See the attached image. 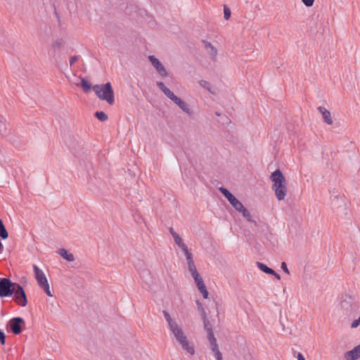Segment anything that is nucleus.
Wrapping results in <instances>:
<instances>
[{"label":"nucleus","mask_w":360,"mask_h":360,"mask_svg":"<svg viewBox=\"0 0 360 360\" xmlns=\"http://www.w3.org/2000/svg\"><path fill=\"white\" fill-rule=\"evenodd\" d=\"M211 350H212V353L214 354V355L216 358V360L223 359L222 354L219 349V347H214V349H211Z\"/></svg>","instance_id":"nucleus-28"},{"label":"nucleus","mask_w":360,"mask_h":360,"mask_svg":"<svg viewBox=\"0 0 360 360\" xmlns=\"http://www.w3.org/2000/svg\"><path fill=\"white\" fill-rule=\"evenodd\" d=\"M186 256L187 263L194 262L193 259L192 253L188 250V247L186 248V250H182Z\"/></svg>","instance_id":"nucleus-27"},{"label":"nucleus","mask_w":360,"mask_h":360,"mask_svg":"<svg viewBox=\"0 0 360 360\" xmlns=\"http://www.w3.org/2000/svg\"><path fill=\"white\" fill-rule=\"evenodd\" d=\"M163 315L167 323H169V321H172V319L171 318L169 314L167 311H163Z\"/></svg>","instance_id":"nucleus-40"},{"label":"nucleus","mask_w":360,"mask_h":360,"mask_svg":"<svg viewBox=\"0 0 360 360\" xmlns=\"http://www.w3.org/2000/svg\"><path fill=\"white\" fill-rule=\"evenodd\" d=\"M6 326L14 335H19L25 326V321L21 317H13L7 323Z\"/></svg>","instance_id":"nucleus-5"},{"label":"nucleus","mask_w":360,"mask_h":360,"mask_svg":"<svg viewBox=\"0 0 360 360\" xmlns=\"http://www.w3.org/2000/svg\"><path fill=\"white\" fill-rule=\"evenodd\" d=\"M58 252L64 259L68 262H73L75 260L73 254L69 253L68 250L64 248L59 249Z\"/></svg>","instance_id":"nucleus-14"},{"label":"nucleus","mask_w":360,"mask_h":360,"mask_svg":"<svg viewBox=\"0 0 360 360\" xmlns=\"http://www.w3.org/2000/svg\"><path fill=\"white\" fill-rule=\"evenodd\" d=\"M239 212L243 214V216L250 223L257 225V222L252 218L250 212L243 205V207L240 210H237Z\"/></svg>","instance_id":"nucleus-15"},{"label":"nucleus","mask_w":360,"mask_h":360,"mask_svg":"<svg viewBox=\"0 0 360 360\" xmlns=\"http://www.w3.org/2000/svg\"><path fill=\"white\" fill-rule=\"evenodd\" d=\"M302 3L307 7H311L314 3V0H302Z\"/></svg>","instance_id":"nucleus-35"},{"label":"nucleus","mask_w":360,"mask_h":360,"mask_svg":"<svg viewBox=\"0 0 360 360\" xmlns=\"http://www.w3.org/2000/svg\"><path fill=\"white\" fill-rule=\"evenodd\" d=\"M197 304H198V305H200V306H201V304H200V303L199 302H197Z\"/></svg>","instance_id":"nucleus-50"},{"label":"nucleus","mask_w":360,"mask_h":360,"mask_svg":"<svg viewBox=\"0 0 360 360\" xmlns=\"http://www.w3.org/2000/svg\"><path fill=\"white\" fill-rule=\"evenodd\" d=\"M3 249H4V245H3L2 243L0 241V252H2Z\"/></svg>","instance_id":"nucleus-49"},{"label":"nucleus","mask_w":360,"mask_h":360,"mask_svg":"<svg viewBox=\"0 0 360 360\" xmlns=\"http://www.w3.org/2000/svg\"><path fill=\"white\" fill-rule=\"evenodd\" d=\"M198 289L200 292L203 291L205 289H206V285L204 283H202V284L197 286Z\"/></svg>","instance_id":"nucleus-44"},{"label":"nucleus","mask_w":360,"mask_h":360,"mask_svg":"<svg viewBox=\"0 0 360 360\" xmlns=\"http://www.w3.org/2000/svg\"><path fill=\"white\" fill-rule=\"evenodd\" d=\"M297 360H305L304 356L302 355V354L301 353H298L297 355Z\"/></svg>","instance_id":"nucleus-47"},{"label":"nucleus","mask_w":360,"mask_h":360,"mask_svg":"<svg viewBox=\"0 0 360 360\" xmlns=\"http://www.w3.org/2000/svg\"><path fill=\"white\" fill-rule=\"evenodd\" d=\"M157 86L163 92L167 88L162 82L158 81L156 82Z\"/></svg>","instance_id":"nucleus-34"},{"label":"nucleus","mask_w":360,"mask_h":360,"mask_svg":"<svg viewBox=\"0 0 360 360\" xmlns=\"http://www.w3.org/2000/svg\"><path fill=\"white\" fill-rule=\"evenodd\" d=\"M185 113L188 115H192L193 110L191 109L189 105L185 101L181 100L179 104H176Z\"/></svg>","instance_id":"nucleus-16"},{"label":"nucleus","mask_w":360,"mask_h":360,"mask_svg":"<svg viewBox=\"0 0 360 360\" xmlns=\"http://www.w3.org/2000/svg\"><path fill=\"white\" fill-rule=\"evenodd\" d=\"M33 270L34 273L35 278L37 281L39 286L48 282L46 277L45 276L42 270H41L36 264L33 265Z\"/></svg>","instance_id":"nucleus-9"},{"label":"nucleus","mask_w":360,"mask_h":360,"mask_svg":"<svg viewBox=\"0 0 360 360\" xmlns=\"http://www.w3.org/2000/svg\"><path fill=\"white\" fill-rule=\"evenodd\" d=\"M39 287L41 288L44 290L45 293L48 296L53 297V295L51 294V292L50 290V287H49V284L48 282L44 283V284H43L42 285H41Z\"/></svg>","instance_id":"nucleus-29"},{"label":"nucleus","mask_w":360,"mask_h":360,"mask_svg":"<svg viewBox=\"0 0 360 360\" xmlns=\"http://www.w3.org/2000/svg\"><path fill=\"white\" fill-rule=\"evenodd\" d=\"M93 90L101 100L105 101L110 105L114 104L115 96L110 82L94 85Z\"/></svg>","instance_id":"nucleus-2"},{"label":"nucleus","mask_w":360,"mask_h":360,"mask_svg":"<svg viewBox=\"0 0 360 360\" xmlns=\"http://www.w3.org/2000/svg\"><path fill=\"white\" fill-rule=\"evenodd\" d=\"M231 12L229 8H228L226 6H224V18L226 20H229L231 17Z\"/></svg>","instance_id":"nucleus-31"},{"label":"nucleus","mask_w":360,"mask_h":360,"mask_svg":"<svg viewBox=\"0 0 360 360\" xmlns=\"http://www.w3.org/2000/svg\"><path fill=\"white\" fill-rule=\"evenodd\" d=\"M8 233L6 229V226L3 222V221L0 219V238L2 240H5L8 238Z\"/></svg>","instance_id":"nucleus-18"},{"label":"nucleus","mask_w":360,"mask_h":360,"mask_svg":"<svg viewBox=\"0 0 360 360\" xmlns=\"http://www.w3.org/2000/svg\"><path fill=\"white\" fill-rule=\"evenodd\" d=\"M202 43L204 44L205 49L207 51L208 54L210 55L213 60H216L217 56V49L207 41L202 40Z\"/></svg>","instance_id":"nucleus-12"},{"label":"nucleus","mask_w":360,"mask_h":360,"mask_svg":"<svg viewBox=\"0 0 360 360\" xmlns=\"http://www.w3.org/2000/svg\"><path fill=\"white\" fill-rule=\"evenodd\" d=\"M192 277L193 278L197 286L202 284V283H204V281H203L202 277L200 276L199 273L197 274L193 275Z\"/></svg>","instance_id":"nucleus-30"},{"label":"nucleus","mask_w":360,"mask_h":360,"mask_svg":"<svg viewBox=\"0 0 360 360\" xmlns=\"http://www.w3.org/2000/svg\"><path fill=\"white\" fill-rule=\"evenodd\" d=\"M257 266L259 270L266 273V274L270 275L271 274H275V271L274 269H272L271 268H269L264 263L257 262Z\"/></svg>","instance_id":"nucleus-17"},{"label":"nucleus","mask_w":360,"mask_h":360,"mask_svg":"<svg viewBox=\"0 0 360 360\" xmlns=\"http://www.w3.org/2000/svg\"><path fill=\"white\" fill-rule=\"evenodd\" d=\"M200 292L202 293V297H203L205 299H207V298L208 297L209 292H208V291H207V288H206V289H205L203 291H201Z\"/></svg>","instance_id":"nucleus-45"},{"label":"nucleus","mask_w":360,"mask_h":360,"mask_svg":"<svg viewBox=\"0 0 360 360\" xmlns=\"http://www.w3.org/2000/svg\"><path fill=\"white\" fill-rule=\"evenodd\" d=\"M15 284L8 278H0V297L12 296Z\"/></svg>","instance_id":"nucleus-4"},{"label":"nucleus","mask_w":360,"mask_h":360,"mask_svg":"<svg viewBox=\"0 0 360 360\" xmlns=\"http://www.w3.org/2000/svg\"><path fill=\"white\" fill-rule=\"evenodd\" d=\"M209 342L210 343V349H214V347H219L218 344L217 342V339L214 340V341H209Z\"/></svg>","instance_id":"nucleus-43"},{"label":"nucleus","mask_w":360,"mask_h":360,"mask_svg":"<svg viewBox=\"0 0 360 360\" xmlns=\"http://www.w3.org/2000/svg\"><path fill=\"white\" fill-rule=\"evenodd\" d=\"M169 99L172 100L175 104H179V103H180V101L181 100L180 98H179L174 94Z\"/></svg>","instance_id":"nucleus-39"},{"label":"nucleus","mask_w":360,"mask_h":360,"mask_svg":"<svg viewBox=\"0 0 360 360\" xmlns=\"http://www.w3.org/2000/svg\"><path fill=\"white\" fill-rule=\"evenodd\" d=\"M13 291L15 302L21 307H25L27 304V298L22 285L17 283Z\"/></svg>","instance_id":"nucleus-6"},{"label":"nucleus","mask_w":360,"mask_h":360,"mask_svg":"<svg viewBox=\"0 0 360 360\" xmlns=\"http://www.w3.org/2000/svg\"><path fill=\"white\" fill-rule=\"evenodd\" d=\"M219 190L236 210L243 207L242 202H240L228 189L224 187H220Z\"/></svg>","instance_id":"nucleus-7"},{"label":"nucleus","mask_w":360,"mask_h":360,"mask_svg":"<svg viewBox=\"0 0 360 360\" xmlns=\"http://www.w3.org/2000/svg\"><path fill=\"white\" fill-rule=\"evenodd\" d=\"M318 110L322 114L324 122L328 124H333V119L331 117V115L330 111H328L326 108L323 106H319L318 108Z\"/></svg>","instance_id":"nucleus-13"},{"label":"nucleus","mask_w":360,"mask_h":360,"mask_svg":"<svg viewBox=\"0 0 360 360\" xmlns=\"http://www.w3.org/2000/svg\"><path fill=\"white\" fill-rule=\"evenodd\" d=\"M78 60H79V56H72L70 59V65L72 66L75 64V63L76 61H77Z\"/></svg>","instance_id":"nucleus-38"},{"label":"nucleus","mask_w":360,"mask_h":360,"mask_svg":"<svg viewBox=\"0 0 360 360\" xmlns=\"http://www.w3.org/2000/svg\"><path fill=\"white\" fill-rule=\"evenodd\" d=\"M169 231L173 238L174 237V236L178 235V233L174 230V229L172 227H170L169 229Z\"/></svg>","instance_id":"nucleus-46"},{"label":"nucleus","mask_w":360,"mask_h":360,"mask_svg":"<svg viewBox=\"0 0 360 360\" xmlns=\"http://www.w3.org/2000/svg\"><path fill=\"white\" fill-rule=\"evenodd\" d=\"M360 325V315L358 319L354 320L352 323L351 327L355 328Z\"/></svg>","instance_id":"nucleus-36"},{"label":"nucleus","mask_w":360,"mask_h":360,"mask_svg":"<svg viewBox=\"0 0 360 360\" xmlns=\"http://www.w3.org/2000/svg\"><path fill=\"white\" fill-rule=\"evenodd\" d=\"M202 319H203V322H204L205 330L206 331L212 330V325H211L210 321L207 319L205 312L202 308Z\"/></svg>","instance_id":"nucleus-20"},{"label":"nucleus","mask_w":360,"mask_h":360,"mask_svg":"<svg viewBox=\"0 0 360 360\" xmlns=\"http://www.w3.org/2000/svg\"><path fill=\"white\" fill-rule=\"evenodd\" d=\"M173 238L174 240L175 243L181 249V250H186L187 245L184 243L183 240L181 239L179 234L174 236Z\"/></svg>","instance_id":"nucleus-19"},{"label":"nucleus","mask_w":360,"mask_h":360,"mask_svg":"<svg viewBox=\"0 0 360 360\" xmlns=\"http://www.w3.org/2000/svg\"><path fill=\"white\" fill-rule=\"evenodd\" d=\"M270 179L273 182L272 189L278 200H284L287 193V182L279 169L271 173Z\"/></svg>","instance_id":"nucleus-1"},{"label":"nucleus","mask_w":360,"mask_h":360,"mask_svg":"<svg viewBox=\"0 0 360 360\" xmlns=\"http://www.w3.org/2000/svg\"><path fill=\"white\" fill-rule=\"evenodd\" d=\"M187 264H188V271H190L191 276L198 274V272L196 269V266L194 264V262H188Z\"/></svg>","instance_id":"nucleus-24"},{"label":"nucleus","mask_w":360,"mask_h":360,"mask_svg":"<svg viewBox=\"0 0 360 360\" xmlns=\"http://www.w3.org/2000/svg\"><path fill=\"white\" fill-rule=\"evenodd\" d=\"M80 86L83 89L84 92H88L89 91H90L91 88L93 89L91 84H90L84 78H82Z\"/></svg>","instance_id":"nucleus-21"},{"label":"nucleus","mask_w":360,"mask_h":360,"mask_svg":"<svg viewBox=\"0 0 360 360\" xmlns=\"http://www.w3.org/2000/svg\"><path fill=\"white\" fill-rule=\"evenodd\" d=\"M163 93L169 98H170L174 94L168 88H167L165 89V91H163Z\"/></svg>","instance_id":"nucleus-41"},{"label":"nucleus","mask_w":360,"mask_h":360,"mask_svg":"<svg viewBox=\"0 0 360 360\" xmlns=\"http://www.w3.org/2000/svg\"><path fill=\"white\" fill-rule=\"evenodd\" d=\"M168 326H169V328L170 330L172 333H174L176 330H179V329L181 328L179 327V326L177 325L176 322L175 321H174V320H172L171 321H169Z\"/></svg>","instance_id":"nucleus-26"},{"label":"nucleus","mask_w":360,"mask_h":360,"mask_svg":"<svg viewBox=\"0 0 360 360\" xmlns=\"http://www.w3.org/2000/svg\"><path fill=\"white\" fill-rule=\"evenodd\" d=\"M94 116L101 122H105L108 119V115L103 111H96Z\"/></svg>","instance_id":"nucleus-23"},{"label":"nucleus","mask_w":360,"mask_h":360,"mask_svg":"<svg viewBox=\"0 0 360 360\" xmlns=\"http://www.w3.org/2000/svg\"><path fill=\"white\" fill-rule=\"evenodd\" d=\"M346 360H356L360 358V345L345 353Z\"/></svg>","instance_id":"nucleus-10"},{"label":"nucleus","mask_w":360,"mask_h":360,"mask_svg":"<svg viewBox=\"0 0 360 360\" xmlns=\"http://www.w3.org/2000/svg\"><path fill=\"white\" fill-rule=\"evenodd\" d=\"M63 45L62 40H57L53 44V47L54 49H59Z\"/></svg>","instance_id":"nucleus-37"},{"label":"nucleus","mask_w":360,"mask_h":360,"mask_svg":"<svg viewBox=\"0 0 360 360\" xmlns=\"http://www.w3.org/2000/svg\"><path fill=\"white\" fill-rule=\"evenodd\" d=\"M148 60L152 64V65L155 68L157 72L162 77H167L168 75L167 72L165 68V66L161 63V62L155 56H150L148 57Z\"/></svg>","instance_id":"nucleus-8"},{"label":"nucleus","mask_w":360,"mask_h":360,"mask_svg":"<svg viewBox=\"0 0 360 360\" xmlns=\"http://www.w3.org/2000/svg\"><path fill=\"white\" fill-rule=\"evenodd\" d=\"M207 339L209 341H214V340H216L214 333H213V330L207 331Z\"/></svg>","instance_id":"nucleus-32"},{"label":"nucleus","mask_w":360,"mask_h":360,"mask_svg":"<svg viewBox=\"0 0 360 360\" xmlns=\"http://www.w3.org/2000/svg\"><path fill=\"white\" fill-rule=\"evenodd\" d=\"M199 84L202 87L207 89L208 91L212 92V91H211L212 86L209 82L202 79V80L199 81Z\"/></svg>","instance_id":"nucleus-25"},{"label":"nucleus","mask_w":360,"mask_h":360,"mask_svg":"<svg viewBox=\"0 0 360 360\" xmlns=\"http://www.w3.org/2000/svg\"><path fill=\"white\" fill-rule=\"evenodd\" d=\"M341 308L345 311L347 315L351 314L358 309V304L355 297L351 294L345 293L341 297Z\"/></svg>","instance_id":"nucleus-3"},{"label":"nucleus","mask_w":360,"mask_h":360,"mask_svg":"<svg viewBox=\"0 0 360 360\" xmlns=\"http://www.w3.org/2000/svg\"><path fill=\"white\" fill-rule=\"evenodd\" d=\"M5 340H6V335L4 333V331L0 329V342L2 345H5Z\"/></svg>","instance_id":"nucleus-33"},{"label":"nucleus","mask_w":360,"mask_h":360,"mask_svg":"<svg viewBox=\"0 0 360 360\" xmlns=\"http://www.w3.org/2000/svg\"><path fill=\"white\" fill-rule=\"evenodd\" d=\"M271 275H274L278 280L281 279L280 275L278 274H277L276 271H275V274H271Z\"/></svg>","instance_id":"nucleus-48"},{"label":"nucleus","mask_w":360,"mask_h":360,"mask_svg":"<svg viewBox=\"0 0 360 360\" xmlns=\"http://www.w3.org/2000/svg\"><path fill=\"white\" fill-rule=\"evenodd\" d=\"M178 342L181 341L183 339H185L186 336L185 335L184 331L181 328L176 330L175 332L172 333Z\"/></svg>","instance_id":"nucleus-22"},{"label":"nucleus","mask_w":360,"mask_h":360,"mask_svg":"<svg viewBox=\"0 0 360 360\" xmlns=\"http://www.w3.org/2000/svg\"><path fill=\"white\" fill-rule=\"evenodd\" d=\"M281 268L283 270L284 272H285L286 274H290V271L288 269V266H287V264L285 262H283L281 263Z\"/></svg>","instance_id":"nucleus-42"},{"label":"nucleus","mask_w":360,"mask_h":360,"mask_svg":"<svg viewBox=\"0 0 360 360\" xmlns=\"http://www.w3.org/2000/svg\"><path fill=\"white\" fill-rule=\"evenodd\" d=\"M179 345L181 346L182 349L189 353L191 355L195 354V347L193 343H190L187 339V337L185 339H183L180 341Z\"/></svg>","instance_id":"nucleus-11"}]
</instances>
